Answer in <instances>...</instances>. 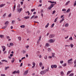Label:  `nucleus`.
I'll use <instances>...</instances> for the list:
<instances>
[{"label":"nucleus","mask_w":76,"mask_h":76,"mask_svg":"<svg viewBox=\"0 0 76 76\" xmlns=\"http://www.w3.org/2000/svg\"><path fill=\"white\" fill-rule=\"evenodd\" d=\"M49 70V67H48V68L47 69L44 70V71H41V72H40V75H44L45 73L47 72H48V70Z\"/></svg>","instance_id":"1"},{"label":"nucleus","mask_w":76,"mask_h":76,"mask_svg":"<svg viewBox=\"0 0 76 76\" xmlns=\"http://www.w3.org/2000/svg\"><path fill=\"white\" fill-rule=\"evenodd\" d=\"M49 41L50 43H54L56 41V39H51L49 40Z\"/></svg>","instance_id":"2"},{"label":"nucleus","mask_w":76,"mask_h":76,"mask_svg":"<svg viewBox=\"0 0 76 76\" xmlns=\"http://www.w3.org/2000/svg\"><path fill=\"white\" fill-rule=\"evenodd\" d=\"M55 5V4H51L50 6L49 7L48 9L50 10L52 7H53Z\"/></svg>","instance_id":"3"},{"label":"nucleus","mask_w":76,"mask_h":76,"mask_svg":"<svg viewBox=\"0 0 76 76\" xmlns=\"http://www.w3.org/2000/svg\"><path fill=\"white\" fill-rule=\"evenodd\" d=\"M22 10V8H18L17 10L18 12H19V13H20V12H21V11Z\"/></svg>","instance_id":"4"},{"label":"nucleus","mask_w":76,"mask_h":76,"mask_svg":"<svg viewBox=\"0 0 76 76\" xmlns=\"http://www.w3.org/2000/svg\"><path fill=\"white\" fill-rule=\"evenodd\" d=\"M55 36V34H50L49 36V38H54Z\"/></svg>","instance_id":"5"},{"label":"nucleus","mask_w":76,"mask_h":76,"mask_svg":"<svg viewBox=\"0 0 76 76\" xmlns=\"http://www.w3.org/2000/svg\"><path fill=\"white\" fill-rule=\"evenodd\" d=\"M32 64L33 65V66H32V68H35V63L34 62H33L32 63Z\"/></svg>","instance_id":"6"},{"label":"nucleus","mask_w":76,"mask_h":76,"mask_svg":"<svg viewBox=\"0 0 76 76\" xmlns=\"http://www.w3.org/2000/svg\"><path fill=\"white\" fill-rule=\"evenodd\" d=\"M1 48H3L2 51H5V50H6V47L3 46H1Z\"/></svg>","instance_id":"7"},{"label":"nucleus","mask_w":76,"mask_h":76,"mask_svg":"<svg viewBox=\"0 0 76 76\" xmlns=\"http://www.w3.org/2000/svg\"><path fill=\"white\" fill-rule=\"evenodd\" d=\"M45 47H50V44L48 43H46Z\"/></svg>","instance_id":"8"},{"label":"nucleus","mask_w":76,"mask_h":76,"mask_svg":"<svg viewBox=\"0 0 76 76\" xmlns=\"http://www.w3.org/2000/svg\"><path fill=\"white\" fill-rule=\"evenodd\" d=\"M5 5H6L5 4H2L0 5V7H3V6H4Z\"/></svg>","instance_id":"9"},{"label":"nucleus","mask_w":76,"mask_h":76,"mask_svg":"<svg viewBox=\"0 0 76 76\" xmlns=\"http://www.w3.org/2000/svg\"><path fill=\"white\" fill-rule=\"evenodd\" d=\"M61 74L62 76H64V74L63 71L61 72Z\"/></svg>","instance_id":"10"},{"label":"nucleus","mask_w":76,"mask_h":76,"mask_svg":"<svg viewBox=\"0 0 76 76\" xmlns=\"http://www.w3.org/2000/svg\"><path fill=\"white\" fill-rule=\"evenodd\" d=\"M28 71L26 70L24 73V75H26L27 74H28Z\"/></svg>","instance_id":"11"},{"label":"nucleus","mask_w":76,"mask_h":76,"mask_svg":"<svg viewBox=\"0 0 76 76\" xmlns=\"http://www.w3.org/2000/svg\"><path fill=\"white\" fill-rule=\"evenodd\" d=\"M14 61H15V58H12L11 63H14Z\"/></svg>","instance_id":"12"},{"label":"nucleus","mask_w":76,"mask_h":76,"mask_svg":"<svg viewBox=\"0 0 76 76\" xmlns=\"http://www.w3.org/2000/svg\"><path fill=\"white\" fill-rule=\"evenodd\" d=\"M72 58H71L69 60H68V63H70V61H72Z\"/></svg>","instance_id":"13"},{"label":"nucleus","mask_w":76,"mask_h":76,"mask_svg":"<svg viewBox=\"0 0 76 76\" xmlns=\"http://www.w3.org/2000/svg\"><path fill=\"white\" fill-rule=\"evenodd\" d=\"M15 8H16V4L15 3V5L13 8V12H14L15 10Z\"/></svg>","instance_id":"14"},{"label":"nucleus","mask_w":76,"mask_h":76,"mask_svg":"<svg viewBox=\"0 0 76 76\" xmlns=\"http://www.w3.org/2000/svg\"><path fill=\"white\" fill-rule=\"evenodd\" d=\"M1 61L2 62H4V61H5V62H6L7 63V62H8L7 61L6 59L1 60Z\"/></svg>","instance_id":"15"},{"label":"nucleus","mask_w":76,"mask_h":76,"mask_svg":"<svg viewBox=\"0 0 76 76\" xmlns=\"http://www.w3.org/2000/svg\"><path fill=\"white\" fill-rule=\"evenodd\" d=\"M18 40H19V41H21L22 38H21L19 36L18 37Z\"/></svg>","instance_id":"16"},{"label":"nucleus","mask_w":76,"mask_h":76,"mask_svg":"<svg viewBox=\"0 0 76 76\" xmlns=\"http://www.w3.org/2000/svg\"><path fill=\"white\" fill-rule=\"evenodd\" d=\"M42 62H40L39 63V66L40 67H42Z\"/></svg>","instance_id":"17"},{"label":"nucleus","mask_w":76,"mask_h":76,"mask_svg":"<svg viewBox=\"0 0 76 76\" xmlns=\"http://www.w3.org/2000/svg\"><path fill=\"white\" fill-rule=\"evenodd\" d=\"M48 51H49V52H50V51H51V49L50 48H48Z\"/></svg>","instance_id":"18"},{"label":"nucleus","mask_w":76,"mask_h":76,"mask_svg":"<svg viewBox=\"0 0 76 76\" xmlns=\"http://www.w3.org/2000/svg\"><path fill=\"white\" fill-rule=\"evenodd\" d=\"M49 26V23H48L45 26V28H48V26Z\"/></svg>","instance_id":"19"},{"label":"nucleus","mask_w":76,"mask_h":76,"mask_svg":"<svg viewBox=\"0 0 76 76\" xmlns=\"http://www.w3.org/2000/svg\"><path fill=\"white\" fill-rule=\"evenodd\" d=\"M64 17L63 18H62L60 21V23H61V22H62L63 20H64Z\"/></svg>","instance_id":"20"},{"label":"nucleus","mask_w":76,"mask_h":76,"mask_svg":"<svg viewBox=\"0 0 76 76\" xmlns=\"http://www.w3.org/2000/svg\"><path fill=\"white\" fill-rule=\"evenodd\" d=\"M20 28H25V25H22L20 26Z\"/></svg>","instance_id":"21"},{"label":"nucleus","mask_w":76,"mask_h":76,"mask_svg":"<svg viewBox=\"0 0 76 76\" xmlns=\"http://www.w3.org/2000/svg\"><path fill=\"white\" fill-rule=\"evenodd\" d=\"M65 27H67V26H69V24H68V23H66L65 25Z\"/></svg>","instance_id":"22"},{"label":"nucleus","mask_w":76,"mask_h":76,"mask_svg":"<svg viewBox=\"0 0 76 76\" xmlns=\"http://www.w3.org/2000/svg\"><path fill=\"white\" fill-rule=\"evenodd\" d=\"M55 56V53H52V57H54V56Z\"/></svg>","instance_id":"23"},{"label":"nucleus","mask_w":76,"mask_h":76,"mask_svg":"<svg viewBox=\"0 0 76 76\" xmlns=\"http://www.w3.org/2000/svg\"><path fill=\"white\" fill-rule=\"evenodd\" d=\"M47 55H45V56H44V58L45 59V60H47Z\"/></svg>","instance_id":"24"},{"label":"nucleus","mask_w":76,"mask_h":76,"mask_svg":"<svg viewBox=\"0 0 76 76\" xmlns=\"http://www.w3.org/2000/svg\"><path fill=\"white\" fill-rule=\"evenodd\" d=\"M8 68H9V66H5V70H6L7 69H8Z\"/></svg>","instance_id":"25"},{"label":"nucleus","mask_w":76,"mask_h":76,"mask_svg":"<svg viewBox=\"0 0 76 76\" xmlns=\"http://www.w3.org/2000/svg\"><path fill=\"white\" fill-rule=\"evenodd\" d=\"M58 19V17H57L55 19V20H54V22H57V19Z\"/></svg>","instance_id":"26"},{"label":"nucleus","mask_w":76,"mask_h":76,"mask_svg":"<svg viewBox=\"0 0 76 76\" xmlns=\"http://www.w3.org/2000/svg\"><path fill=\"white\" fill-rule=\"evenodd\" d=\"M71 72H72V71H68L67 73V75H69L70 73H71Z\"/></svg>","instance_id":"27"},{"label":"nucleus","mask_w":76,"mask_h":76,"mask_svg":"<svg viewBox=\"0 0 76 76\" xmlns=\"http://www.w3.org/2000/svg\"><path fill=\"white\" fill-rule=\"evenodd\" d=\"M62 66L63 67H65L66 66H67V64L65 63L64 64H63Z\"/></svg>","instance_id":"28"},{"label":"nucleus","mask_w":76,"mask_h":76,"mask_svg":"<svg viewBox=\"0 0 76 76\" xmlns=\"http://www.w3.org/2000/svg\"><path fill=\"white\" fill-rule=\"evenodd\" d=\"M70 3V1H68L66 4V5H68L69 3Z\"/></svg>","instance_id":"29"},{"label":"nucleus","mask_w":76,"mask_h":76,"mask_svg":"<svg viewBox=\"0 0 76 76\" xmlns=\"http://www.w3.org/2000/svg\"><path fill=\"white\" fill-rule=\"evenodd\" d=\"M8 23H9V21H6V22L4 24H5V25H7V24H8Z\"/></svg>","instance_id":"30"},{"label":"nucleus","mask_w":76,"mask_h":76,"mask_svg":"<svg viewBox=\"0 0 76 76\" xmlns=\"http://www.w3.org/2000/svg\"><path fill=\"white\" fill-rule=\"evenodd\" d=\"M24 18L25 19H29V16H27L25 17Z\"/></svg>","instance_id":"31"},{"label":"nucleus","mask_w":76,"mask_h":76,"mask_svg":"<svg viewBox=\"0 0 76 76\" xmlns=\"http://www.w3.org/2000/svg\"><path fill=\"white\" fill-rule=\"evenodd\" d=\"M48 2H49L50 3H54V1H48Z\"/></svg>","instance_id":"32"},{"label":"nucleus","mask_w":76,"mask_h":76,"mask_svg":"<svg viewBox=\"0 0 76 76\" xmlns=\"http://www.w3.org/2000/svg\"><path fill=\"white\" fill-rule=\"evenodd\" d=\"M15 20H12V24H13V23H15Z\"/></svg>","instance_id":"33"},{"label":"nucleus","mask_w":76,"mask_h":76,"mask_svg":"<svg viewBox=\"0 0 76 76\" xmlns=\"http://www.w3.org/2000/svg\"><path fill=\"white\" fill-rule=\"evenodd\" d=\"M29 46L28 45H27L25 47H26V48L28 49V48H29Z\"/></svg>","instance_id":"34"},{"label":"nucleus","mask_w":76,"mask_h":76,"mask_svg":"<svg viewBox=\"0 0 76 76\" xmlns=\"http://www.w3.org/2000/svg\"><path fill=\"white\" fill-rule=\"evenodd\" d=\"M70 45L71 46V48H73V45L72 44H71Z\"/></svg>","instance_id":"35"},{"label":"nucleus","mask_w":76,"mask_h":76,"mask_svg":"<svg viewBox=\"0 0 76 76\" xmlns=\"http://www.w3.org/2000/svg\"><path fill=\"white\" fill-rule=\"evenodd\" d=\"M6 28H7V25L5 26L2 28V29H5Z\"/></svg>","instance_id":"36"},{"label":"nucleus","mask_w":76,"mask_h":76,"mask_svg":"<svg viewBox=\"0 0 76 76\" xmlns=\"http://www.w3.org/2000/svg\"><path fill=\"white\" fill-rule=\"evenodd\" d=\"M10 46H13V44L12 43H10Z\"/></svg>","instance_id":"37"},{"label":"nucleus","mask_w":76,"mask_h":76,"mask_svg":"<svg viewBox=\"0 0 76 76\" xmlns=\"http://www.w3.org/2000/svg\"><path fill=\"white\" fill-rule=\"evenodd\" d=\"M0 37L1 38H2L4 37V35H0Z\"/></svg>","instance_id":"38"},{"label":"nucleus","mask_w":76,"mask_h":76,"mask_svg":"<svg viewBox=\"0 0 76 76\" xmlns=\"http://www.w3.org/2000/svg\"><path fill=\"white\" fill-rule=\"evenodd\" d=\"M6 13H5L3 15V18H4L6 16Z\"/></svg>","instance_id":"39"},{"label":"nucleus","mask_w":76,"mask_h":76,"mask_svg":"<svg viewBox=\"0 0 76 76\" xmlns=\"http://www.w3.org/2000/svg\"><path fill=\"white\" fill-rule=\"evenodd\" d=\"M70 11V9H69L66 11V13L67 12H69V11Z\"/></svg>","instance_id":"40"},{"label":"nucleus","mask_w":76,"mask_h":76,"mask_svg":"<svg viewBox=\"0 0 76 76\" xmlns=\"http://www.w3.org/2000/svg\"><path fill=\"white\" fill-rule=\"evenodd\" d=\"M74 75V74L73 73H71L70 74L69 76H73Z\"/></svg>","instance_id":"41"},{"label":"nucleus","mask_w":76,"mask_h":76,"mask_svg":"<svg viewBox=\"0 0 76 76\" xmlns=\"http://www.w3.org/2000/svg\"><path fill=\"white\" fill-rule=\"evenodd\" d=\"M74 6H76V1H75L74 2Z\"/></svg>","instance_id":"42"},{"label":"nucleus","mask_w":76,"mask_h":76,"mask_svg":"<svg viewBox=\"0 0 76 76\" xmlns=\"http://www.w3.org/2000/svg\"><path fill=\"white\" fill-rule=\"evenodd\" d=\"M35 17V15H33L31 17V19H33V18H34Z\"/></svg>","instance_id":"43"},{"label":"nucleus","mask_w":76,"mask_h":76,"mask_svg":"<svg viewBox=\"0 0 76 76\" xmlns=\"http://www.w3.org/2000/svg\"><path fill=\"white\" fill-rule=\"evenodd\" d=\"M69 40H71V41H72V40H73V39L72 38V37H71L69 38Z\"/></svg>","instance_id":"44"},{"label":"nucleus","mask_w":76,"mask_h":76,"mask_svg":"<svg viewBox=\"0 0 76 76\" xmlns=\"http://www.w3.org/2000/svg\"><path fill=\"white\" fill-rule=\"evenodd\" d=\"M64 61H60V63H61V64H63V63H64Z\"/></svg>","instance_id":"45"},{"label":"nucleus","mask_w":76,"mask_h":76,"mask_svg":"<svg viewBox=\"0 0 76 76\" xmlns=\"http://www.w3.org/2000/svg\"><path fill=\"white\" fill-rule=\"evenodd\" d=\"M35 10V8L34 9H32L31 10V12H34V10Z\"/></svg>","instance_id":"46"},{"label":"nucleus","mask_w":76,"mask_h":76,"mask_svg":"<svg viewBox=\"0 0 76 76\" xmlns=\"http://www.w3.org/2000/svg\"><path fill=\"white\" fill-rule=\"evenodd\" d=\"M16 73V71H15L12 72L13 74H15Z\"/></svg>","instance_id":"47"},{"label":"nucleus","mask_w":76,"mask_h":76,"mask_svg":"<svg viewBox=\"0 0 76 76\" xmlns=\"http://www.w3.org/2000/svg\"><path fill=\"white\" fill-rule=\"evenodd\" d=\"M54 23H53L52 25L51 28H53V27H54Z\"/></svg>","instance_id":"48"},{"label":"nucleus","mask_w":76,"mask_h":76,"mask_svg":"<svg viewBox=\"0 0 76 76\" xmlns=\"http://www.w3.org/2000/svg\"><path fill=\"white\" fill-rule=\"evenodd\" d=\"M55 13H56V10L53 11L52 13V15H53V14Z\"/></svg>","instance_id":"49"},{"label":"nucleus","mask_w":76,"mask_h":76,"mask_svg":"<svg viewBox=\"0 0 76 76\" xmlns=\"http://www.w3.org/2000/svg\"><path fill=\"white\" fill-rule=\"evenodd\" d=\"M23 65V64L22 63H21L20 65V66L22 67Z\"/></svg>","instance_id":"50"},{"label":"nucleus","mask_w":76,"mask_h":76,"mask_svg":"<svg viewBox=\"0 0 76 76\" xmlns=\"http://www.w3.org/2000/svg\"><path fill=\"white\" fill-rule=\"evenodd\" d=\"M7 4H10V2H7Z\"/></svg>","instance_id":"51"},{"label":"nucleus","mask_w":76,"mask_h":76,"mask_svg":"<svg viewBox=\"0 0 76 76\" xmlns=\"http://www.w3.org/2000/svg\"><path fill=\"white\" fill-rule=\"evenodd\" d=\"M20 4H18V8H20Z\"/></svg>","instance_id":"52"},{"label":"nucleus","mask_w":76,"mask_h":76,"mask_svg":"<svg viewBox=\"0 0 76 76\" xmlns=\"http://www.w3.org/2000/svg\"><path fill=\"white\" fill-rule=\"evenodd\" d=\"M17 20H18V21H20L21 20V19H20L19 18H17Z\"/></svg>","instance_id":"53"},{"label":"nucleus","mask_w":76,"mask_h":76,"mask_svg":"<svg viewBox=\"0 0 76 76\" xmlns=\"http://www.w3.org/2000/svg\"><path fill=\"white\" fill-rule=\"evenodd\" d=\"M6 37L7 39H9V38H10V37L9 36H7Z\"/></svg>","instance_id":"54"},{"label":"nucleus","mask_w":76,"mask_h":76,"mask_svg":"<svg viewBox=\"0 0 76 76\" xmlns=\"http://www.w3.org/2000/svg\"><path fill=\"white\" fill-rule=\"evenodd\" d=\"M51 69H53V68H54L53 65H51Z\"/></svg>","instance_id":"55"},{"label":"nucleus","mask_w":76,"mask_h":76,"mask_svg":"<svg viewBox=\"0 0 76 76\" xmlns=\"http://www.w3.org/2000/svg\"><path fill=\"white\" fill-rule=\"evenodd\" d=\"M12 15V14L10 13L9 14V15H8V17H10V16H11Z\"/></svg>","instance_id":"56"},{"label":"nucleus","mask_w":76,"mask_h":76,"mask_svg":"<svg viewBox=\"0 0 76 76\" xmlns=\"http://www.w3.org/2000/svg\"><path fill=\"white\" fill-rule=\"evenodd\" d=\"M66 11V10L65 9H63L62 10V11H63L64 12V11Z\"/></svg>","instance_id":"57"},{"label":"nucleus","mask_w":76,"mask_h":76,"mask_svg":"<svg viewBox=\"0 0 76 76\" xmlns=\"http://www.w3.org/2000/svg\"><path fill=\"white\" fill-rule=\"evenodd\" d=\"M52 57H53L52 56H48V58H52Z\"/></svg>","instance_id":"58"},{"label":"nucleus","mask_w":76,"mask_h":76,"mask_svg":"<svg viewBox=\"0 0 76 76\" xmlns=\"http://www.w3.org/2000/svg\"><path fill=\"white\" fill-rule=\"evenodd\" d=\"M74 64H76V59L74 61Z\"/></svg>","instance_id":"59"},{"label":"nucleus","mask_w":76,"mask_h":76,"mask_svg":"<svg viewBox=\"0 0 76 76\" xmlns=\"http://www.w3.org/2000/svg\"><path fill=\"white\" fill-rule=\"evenodd\" d=\"M41 6H42V4H39V5L38 7H41Z\"/></svg>","instance_id":"60"},{"label":"nucleus","mask_w":76,"mask_h":76,"mask_svg":"<svg viewBox=\"0 0 76 76\" xmlns=\"http://www.w3.org/2000/svg\"><path fill=\"white\" fill-rule=\"evenodd\" d=\"M54 68H57V65H54Z\"/></svg>","instance_id":"61"},{"label":"nucleus","mask_w":76,"mask_h":76,"mask_svg":"<svg viewBox=\"0 0 76 76\" xmlns=\"http://www.w3.org/2000/svg\"><path fill=\"white\" fill-rule=\"evenodd\" d=\"M61 67H62V66H59L58 68V69H60V68H61Z\"/></svg>","instance_id":"62"},{"label":"nucleus","mask_w":76,"mask_h":76,"mask_svg":"<svg viewBox=\"0 0 76 76\" xmlns=\"http://www.w3.org/2000/svg\"><path fill=\"white\" fill-rule=\"evenodd\" d=\"M1 76H5V75L3 74H1Z\"/></svg>","instance_id":"63"},{"label":"nucleus","mask_w":76,"mask_h":76,"mask_svg":"<svg viewBox=\"0 0 76 76\" xmlns=\"http://www.w3.org/2000/svg\"><path fill=\"white\" fill-rule=\"evenodd\" d=\"M38 18V16H35V17H34V18L36 19L37 18Z\"/></svg>","instance_id":"64"}]
</instances>
